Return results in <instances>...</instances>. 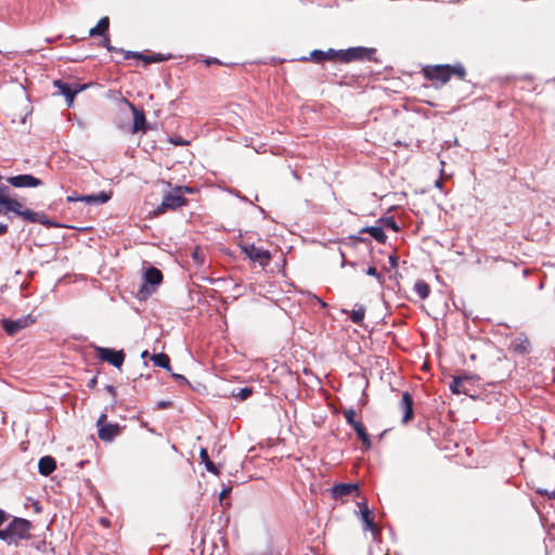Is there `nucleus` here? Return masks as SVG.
<instances>
[{"label":"nucleus","mask_w":555,"mask_h":555,"mask_svg":"<svg viewBox=\"0 0 555 555\" xmlns=\"http://www.w3.org/2000/svg\"><path fill=\"white\" fill-rule=\"evenodd\" d=\"M0 540L8 542L9 544L12 543L11 533L9 529V525L4 529H0Z\"/></svg>","instance_id":"36"},{"label":"nucleus","mask_w":555,"mask_h":555,"mask_svg":"<svg viewBox=\"0 0 555 555\" xmlns=\"http://www.w3.org/2000/svg\"><path fill=\"white\" fill-rule=\"evenodd\" d=\"M379 221L383 222L386 228L391 229L395 232H398L400 230L395 217L392 216L380 218Z\"/></svg>","instance_id":"32"},{"label":"nucleus","mask_w":555,"mask_h":555,"mask_svg":"<svg viewBox=\"0 0 555 555\" xmlns=\"http://www.w3.org/2000/svg\"><path fill=\"white\" fill-rule=\"evenodd\" d=\"M375 49L364 47H353L346 50H338V60L349 63L358 60H372Z\"/></svg>","instance_id":"4"},{"label":"nucleus","mask_w":555,"mask_h":555,"mask_svg":"<svg viewBox=\"0 0 555 555\" xmlns=\"http://www.w3.org/2000/svg\"><path fill=\"white\" fill-rule=\"evenodd\" d=\"M53 85L55 88H57L59 92L64 95L66 102H67V105L68 106H72L73 102H74V99L75 96L85 89V86H79V85H70V83H67L65 81H62L60 79L57 80H54L53 81Z\"/></svg>","instance_id":"10"},{"label":"nucleus","mask_w":555,"mask_h":555,"mask_svg":"<svg viewBox=\"0 0 555 555\" xmlns=\"http://www.w3.org/2000/svg\"><path fill=\"white\" fill-rule=\"evenodd\" d=\"M7 181L10 185H12L13 188H17V189L38 188L43 184L42 180H40L29 173L8 177Z\"/></svg>","instance_id":"8"},{"label":"nucleus","mask_w":555,"mask_h":555,"mask_svg":"<svg viewBox=\"0 0 555 555\" xmlns=\"http://www.w3.org/2000/svg\"><path fill=\"white\" fill-rule=\"evenodd\" d=\"M170 142L177 146H182L186 144V142L182 138H171Z\"/></svg>","instance_id":"41"},{"label":"nucleus","mask_w":555,"mask_h":555,"mask_svg":"<svg viewBox=\"0 0 555 555\" xmlns=\"http://www.w3.org/2000/svg\"><path fill=\"white\" fill-rule=\"evenodd\" d=\"M214 62H217V60L207 61L208 64L214 63Z\"/></svg>","instance_id":"52"},{"label":"nucleus","mask_w":555,"mask_h":555,"mask_svg":"<svg viewBox=\"0 0 555 555\" xmlns=\"http://www.w3.org/2000/svg\"><path fill=\"white\" fill-rule=\"evenodd\" d=\"M8 232V225L0 222V235H3Z\"/></svg>","instance_id":"48"},{"label":"nucleus","mask_w":555,"mask_h":555,"mask_svg":"<svg viewBox=\"0 0 555 555\" xmlns=\"http://www.w3.org/2000/svg\"><path fill=\"white\" fill-rule=\"evenodd\" d=\"M56 468V461L50 455L42 456L38 463L39 474L42 476L51 475Z\"/></svg>","instance_id":"18"},{"label":"nucleus","mask_w":555,"mask_h":555,"mask_svg":"<svg viewBox=\"0 0 555 555\" xmlns=\"http://www.w3.org/2000/svg\"><path fill=\"white\" fill-rule=\"evenodd\" d=\"M103 46L108 50V51H115V52H118L119 49L113 47L109 42V39L108 38H104L103 40Z\"/></svg>","instance_id":"40"},{"label":"nucleus","mask_w":555,"mask_h":555,"mask_svg":"<svg viewBox=\"0 0 555 555\" xmlns=\"http://www.w3.org/2000/svg\"><path fill=\"white\" fill-rule=\"evenodd\" d=\"M143 280L144 283L140 288V293L144 294V296H149L154 293L156 287L162 283L163 273L159 269L150 267L145 270Z\"/></svg>","instance_id":"5"},{"label":"nucleus","mask_w":555,"mask_h":555,"mask_svg":"<svg viewBox=\"0 0 555 555\" xmlns=\"http://www.w3.org/2000/svg\"><path fill=\"white\" fill-rule=\"evenodd\" d=\"M145 63H157V62H163L166 60V57H164L162 54L159 53H156V54H153V55H150V56H146L144 55V57L142 59Z\"/></svg>","instance_id":"35"},{"label":"nucleus","mask_w":555,"mask_h":555,"mask_svg":"<svg viewBox=\"0 0 555 555\" xmlns=\"http://www.w3.org/2000/svg\"><path fill=\"white\" fill-rule=\"evenodd\" d=\"M400 406H401V410L403 411L402 423L406 424L409 421H411L413 418V414H414L413 413V398L408 391H404L402 393Z\"/></svg>","instance_id":"14"},{"label":"nucleus","mask_w":555,"mask_h":555,"mask_svg":"<svg viewBox=\"0 0 555 555\" xmlns=\"http://www.w3.org/2000/svg\"><path fill=\"white\" fill-rule=\"evenodd\" d=\"M95 353L101 361H105L116 369L122 366L126 358L124 350H115L106 347H95Z\"/></svg>","instance_id":"6"},{"label":"nucleus","mask_w":555,"mask_h":555,"mask_svg":"<svg viewBox=\"0 0 555 555\" xmlns=\"http://www.w3.org/2000/svg\"><path fill=\"white\" fill-rule=\"evenodd\" d=\"M111 194L105 191H101L98 194L81 195L79 201L90 205H100L108 202Z\"/></svg>","instance_id":"19"},{"label":"nucleus","mask_w":555,"mask_h":555,"mask_svg":"<svg viewBox=\"0 0 555 555\" xmlns=\"http://www.w3.org/2000/svg\"><path fill=\"white\" fill-rule=\"evenodd\" d=\"M152 361H153L155 366L163 367V369H165L167 371L171 370L170 358L166 353H164V352L154 354L152 357Z\"/></svg>","instance_id":"25"},{"label":"nucleus","mask_w":555,"mask_h":555,"mask_svg":"<svg viewBox=\"0 0 555 555\" xmlns=\"http://www.w3.org/2000/svg\"><path fill=\"white\" fill-rule=\"evenodd\" d=\"M188 199L182 195V188L177 186L172 192L164 195L162 204L155 209L156 215L167 210H175L186 205Z\"/></svg>","instance_id":"1"},{"label":"nucleus","mask_w":555,"mask_h":555,"mask_svg":"<svg viewBox=\"0 0 555 555\" xmlns=\"http://www.w3.org/2000/svg\"><path fill=\"white\" fill-rule=\"evenodd\" d=\"M106 391L111 393L112 396H116V388L113 385H107L105 387Z\"/></svg>","instance_id":"47"},{"label":"nucleus","mask_w":555,"mask_h":555,"mask_svg":"<svg viewBox=\"0 0 555 555\" xmlns=\"http://www.w3.org/2000/svg\"><path fill=\"white\" fill-rule=\"evenodd\" d=\"M230 193L235 195L236 197H238L241 201H243L245 203H249V199L246 196L242 195L238 191L231 190Z\"/></svg>","instance_id":"42"},{"label":"nucleus","mask_w":555,"mask_h":555,"mask_svg":"<svg viewBox=\"0 0 555 555\" xmlns=\"http://www.w3.org/2000/svg\"><path fill=\"white\" fill-rule=\"evenodd\" d=\"M449 68H450V77L452 75H455L459 78L464 79V77L466 75V70L462 64L449 65Z\"/></svg>","instance_id":"31"},{"label":"nucleus","mask_w":555,"mask_h":555,"mask_svg":"<svg viewBox=\"0 0 555 555\" xmlns=\"http://www.w3.org/2000/svg\"><path fill=\"white\" fill-rule=\"evenodd\" d=\"M388 260H389V264L391 268H397L398 267V258L395 256V255H390L388 257Z\"/></svg>","instance_id":"43"},{"label":"nucleus","mask_w":555,"mask_h":555,"mask_svg":"<svg viewBox=\"0 0 555 555\" xmlns=\"http://www.w3.org/2000/svg\"><path fill=\"white\" fill-rule=\"evenodd\" d=\"M424 75L427 79L433 81L437 80L441 83H446L451 78L449 64L426 66L424 68Z\"/></svg>","instance_id":"9"},{"label":"nucleus","mask_w":555,"mask_h":555,"mask_svg":"<svg viewBox=\"0 0 555 555\" xmlns=\"http://www.w3.org/2000/svg\"><path fill=\"white\" fill-rule=\"evenodd\" d=\"M358 505L361 512V520L364 524V530L371 531L375 537L379 533V530L374 522V516L372 515V512L365 503H359Z\"/></svg>","instance_id":"12"},{"label":"nucleus","mask_w":555,"mask_h":555,"mask_svg":"<svg viewBox=\"0 0 555 555\" xmlns=\"http://www.w3.org/2000/svg\"><path fill=\"white\" fill-rule=\"evenodd\" d=\"M314 298L317 299V301H318V302H320V304H321V306H322V307H325V306H326V304H325V302H323L319 297H317V296H315Z\"/></svg>","instance_id":"51"},{"label":"nucleus","mask_w":555,"mask_h":555,"mask_svg":"<svg viewBox=\"0 0 555 555\" xmlns=\"http://www.w3.org/2000/svg\"><path fill=\"white\" fill-rule=\"evenodd\" d=\"M413 289L421 299H426L430 294L429 285L424 280H417Z\"/></svg>","instance_id":"27"},{"label":"nucleus","mask_w":555,"mask_h":555,"mask_svg":"<svg viewBox=\"0 0 555 555\" xmlns=\"http://www.w3.org/2000/svg\"><path fill=\"white\" fill-rule=\"evenodd\" d=\"M358 491V486L354 483H338L333 487L332 494L335 499L350 495Z\"/></svg>","instance_id":"21"},{"label":"nucleus","mask_w":555,"mask_h":555,"mask_svg":"<svg viewBox=\"0 0 555 555\" xmlns=\"http://www.w3.org/2000/svg\"><path fill=\"white\" fill-rule=\"evenodd\" d=\"M31 527L33 525L29 520L14 517L13 520L9 524L12 543L16 544L20 540L29 539Z\"/></svg>","instance_id":"3"},{"label":"nucleus","mask_w":555,"mask_h":555,"mask_svg":"<svg viewBox=\"0 0 555 555\" xmlns=\"http://www.w3.org/2000/svg\"><path fill=\"white\" fill-rule=\"evenodd\" d=\"M9 515L0 508V526L7 521Z\"/></svg>","instance_id":"46"},{"label":"nucleus","mask_w":555,"mask_h":555,"mask_svg":"<svg viewBox=\"0 0 555 555\" xmlns=\"http://www.w3.org/2000/svg\"><path fill=\"white\" fill-rule=\"evenodd\" d=\"M106 418L107 416L105 413H102L99 416L96 421L98 435L102 441L111 442L116 436L119 435L120 427L118 424L106 423Z\"/></svg>","instance_id":"7"},{"label":"nucleus","mask_w":555,"mask_h":555,"mask_svg":"<svg viewBox=\"0 0 555 555\" xmlns=\"http://www.w3.org/2000/svg\"><path fill=\"white\" fill-rule=\"evenodd\" d=\"M514 351L526 354L530 352L531 344L525 334H519L512 343Z\"/></svg>","instance_id":"20"},{"label":"nucleus","mask_w":555,"mask_h":555,"mask_svg":"<svg viewBox=\"0 0 555 555\" xmlns=\"http://www.w3.org/2000/svg\"><path fill=\"white\" fill-rule=\"evenodd\" d=\"M366 274L374 276L378 280V282H382V275L377 272L375 267H369L366 270Z\"/></svg>","instance_id":"37"},{"label":"nucleus","mask_w":555,"mask_h":555,"mask_svg":"<svg viewBox=\"0 0 555 555\" xmlns=\"http://www.w3.org/2000/svg\"><path fill=\"white\" fill-rule=\"evenodd\" d=\"M118 52L120 53H124V59L125 60H130V59H139V60H142L144 57V54L140 53V52H134V51H125L122 49H119Z\"/></svg>","instance_id":"34"},{"label":"nucleus","mask_w":555,"mask_h":555,"mask_svg":"<svg viewBox=\"0 0 555 555\" xmlns=\"http://www.w3.org/2000/svg\"><path fill=\"white\" fill-rule=\"evenodd\" d=\"M344 416L348 425L351 427L354 426V424H358L359 422L356 421V411L353 409H348L344 411Z\"/></svg>","instance_id":"33"},{"label":"nucleus","mask_w":555,"mask_h":555,"mask_svg":"<svg viewBox=\"0 0 555 555\" xmlns=\"http://www.w3.org/2000/svg\"><path fill=\"white\" fill-rule=\"evenodd\" d=\"M0 215H5L8 211H12L15 215L20 216V212L23 209V205L16 199L10 198L8 193L0 202Z\"/></svg>","instance_id":"15"},{"label":"nucleus","mask_w":555,"mask_h":555,"mask_svg":"<svg viewBox=\"0 0 555 555\" xmlns=\"http://www.w3.org/2000/svg\"><path fill=\"white\" fill-rule=\"evenodd\" d=\"M129 106L133 113V125H132V133H137L141 130H145L146 118L143 111L138 109L135 105L129 103Z\"/></svg>","instance_id":"16"},{"label":"nucleus","mask_w":555,"mask_h":555,"mask_svg":"<svg viewBox=\"0 0 555 555\" xmlns=\"http://www.w3.org/2000/svg\"><path fill=\"white\" fill-rule=\"evenodd\" d=\"M338 59V50L328 49L327 51L322 50H313L310 53L309 60L315 63H320L323 61H332Z\"/></svg>","instance_id":"17"},{"label":"nucleus","mask_w":555,"mask_h":555,"mask_svg":"<svg viewBox=\"0 0 555 555\" xmlns=\"http://www.w3.org/2000/svg\"><path fill=\"white\" fill-rule=\"evenodd\" d=\"M171 375L179 384L189 385V380L183 375L176 373H172Z\"/></svg>","instance_id":"39"},{"label":"nucleus","mask_w":555,"mask_h":555,"mask_svg":"<svg viewBox=\"0 0 555 555\" xmlns=\"http://www.w3.org/2000/svg\"><path fill=\"white\" fill-rule=\"evenodd\" d=\"M360 233H369L378 243H385L387 240L385 231L382 227H366L363 228Z\"/></svg>","instance_id":"23"},{"label":"nucleus","mask_w":555,"mask_h":555,"mask_svg":"<svg viewBox=\"0 0 555 555\" xmlns=\"http://www.w3.org/2000/svg\"><path fill=\"white\" fill-rule=\"evenodd\" d=\"M98 379L96 376L92 377L88 383L87 387L93 389L96 386Z\"/></svg>","instance_id":"45"},{"label":"nucleus","mask_w":555,"mask_h":555,"mask_svg":"<svg viewBox=\"0 0 555 555\" xmlns=\"http://www.w3.org/2000/svg\"><path fill=\"white\" fill-rule=\"evenodd\" d=\"M169 405H170V402H168V401L158 402V406L162 409L168 408Z\"/></svg>","instance_id":"49"},{"label":"nucleus","mask_w":555,"mask_h":555,"mask_svg":"<svg viewBox=\"0 0 555 555\" xmlns=\"http://www.w3.org/2000/svg\"><path fill=\"white\" fill-rule=\"evenodd\" d=\"M240 247L246 257L251 261L259 263L261 267L269 264L272 257L269 250L257 247L253 243H244L241 244Z\"/></svg>","instance_id":"2"},{"label":"nucleus","mask_w":555,"mask_h":555,"mask_svg":"<svg viewBox=\"0 0 555 555\" xmlns=\"http://www.w3.org/2000/svg\"><path fill=\"white\" fill-rule=\"evenodd\" d=\"M33 322H34V320L31 319V317L28 315V317L20 318L17 320L3 319V320H1V325L8 335L13 336L21 330L27 327Z\"/></svg>","instance_id":"11"},{"label":"nucleus","mask_w":555,"mask_h":555,"mask_svg":"<svg viewBox=\"0 0 555 555\" xmlns=\"http://www.w3.org/2000/svg\"><path fill=\"white\" fill-rule=\"evenodd\" d=\"M364 315H365V308L362 305H360V306H358L357 309L352 310V312L350 314V320L354 324H360L363 321Z\"/></svg>","instance_id":"29"},{"label":"nucleus","mask_w":555,"mask_h":555,"mask_svg":"<svg viewBox=\"0 0 555 555\" xmlns=\"http://www.w3.org/2000/svg\"><path fill=\"white\" fill-rule=\"evenodd\" d=\"M182 188V193L185 192V193H192V189L189 188V186H181Z\"/></svg>","instance_id":"50"},{"label":"nucleus","mask_w":555,"mask_h":555,"mask_svg":"<svg viewBox=\"0 0 555 555\" xmlns=\"http://www.w3.org/2000/svg\"><path fill=\"white\" fill-rule=\"evenodd\" d=\"M20 216L28 222H34V223L37 222V223H40L43 225L57 227L56 223L48 220L43 214H39V212L33 211L30 209H22V211L20 212Z\"/></svg>","instance_id":"13"},{"label":"nucleus","mask_w":555,"mask_h":555,"mask_svg":"<svg viewBox=\"0 0 555 555\" xmlns=\"http://www.w3.org/2000/svg\"><path fill=\"white\" fill-rule=\"evenodd\" d=\"M463 382H464V378L461 377V376H455L452 380V383L450 384V390L453 392V393H467V390L466 388L464 387L463 385Z\"/></svg>","instance_id":"28"},{"label":"nucleus","mask_w":555,"mask_h":555,"mask_svg":"<svg viewBox=\"0 0 555 555\" xmlns=\"http://www.w3.org/2000/svg\"><path fill=\"white\" fill-rule=\"evenodd\" d=\"M231 489H232V488H231L230 486H225V485H223L222 490H221V492H220V494H219V501H220V503H222V501L224 500V498H225V496L231 492Z\"/></svg>","instance_id":"38"},{"label":"nucleus","mask_w":555,"mask_h":555,"mask_svg":"<svg viewBox=\"0 0 555 555\" xmlns=\"http://www.w3.org/2000/svg\"><path fill=\"white\" fill-rule=\"evenodd\" d=\"M352 428L357 433V436L362 441V443L366 448H370L371 447V440H370V436L366 433V429H365L364 425L361 422H359L358 424H354V426Z\"/></svg>","instance_id":"26"},{"label":"nucleus","mask_w":555,"mask_h":555,"mask_svg":"<svg viewBox=\"0 0 555 555\" xmlns=\"http://www.w3.org/2000/svg\"><path fill=\"white\" fill-rule=\"evenodd\" d=\"M253 393V389L249 387L233 389L232 396L240 400H246Z\"/></svg>","instance_id":"30"},{"label":"nucleus","mask_w":555,"mask_h":555,"mask_svg":"<svg viewBox=\"0 0 555 555\" xmlns=\"http://www.w3.org/2000/svg\"><path fill=\"white\" fill-rule=\"evenodd\" d=\"M199 459L209 473L217 475V476L220 474L218 466L209 459V455H208V452L206 449H201Z\"/></svg>","instance_id":"24"},{"label":"nucleus","mask_w":555,"mask_h":555,"mask_svg":"<svg viewBox=\"0 0 555 555\" xmlns=\"http://www.w3.org/2000/svg\"><path fill=\"white\" fill-rule=\"evenodd\" d=\"M81 195H76V194H73V195H68L66 197V201L68 203H73V202H80L79 198H80Z\"/></svg>","instance_id":"44"},{"label":"nucleus","mask_w":555,"mask_h":555,"mask_svg":"<svg viewBox=\"0 0 555 555\" xmlns=\"http://www.w3.org/2000/svg\"><path fill=\"white\" fill-rule=\"evenodd\" d=\"M108 27H109V18L107 16H104V17L100 18L98 24L89 30V35L91 37L104 36L106 34V31L108 30Z\"/></svg>","instance_id":"22"}]
</instances>
